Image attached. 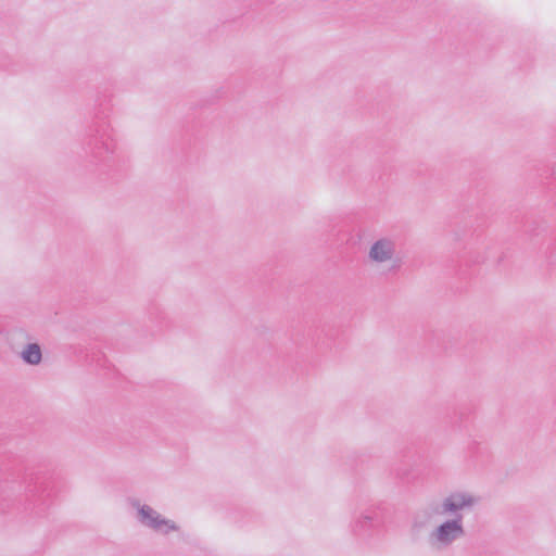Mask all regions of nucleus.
Instances as JSON below:
<instances>
[{
	"mask_svg": "<svg viewBox=\"0 0 556 556\" xmlns=\"http://www.w3.org/2000/svg\"><path fill=\"white\" fill-rule=\"evenodd\" d=\"M477 503L478 498L472 494L456 491L443 497L440 503L433 501L428 504L429 517L432 515L452 517L442 521L428 533L427 543L432 552H445L456 541L465 536L463 511L471 509Z\"/></svg>",
	"mask_w": 556,
	"mask_h": 556,
	"instance_id": "1",
	"label": "nucleus"
},
{
	"mask_svg": "<svg viewBox=\"0 0 556 556\" xmlns=\"http://www.w3.org/2000/svg\"><path fill=\"white\" fill-rule=\"evenodd\" d=\"M108 110L99 104L94 118L83 139V150L88 163L108 166L117 151L115 131L106 121Z\"/></svg>",
	"mask_w": 556,
	"mask_h": 556,
	"instance_id": "2",
	"label": "nucleus"
},
{
	"mask_svg": "<svg viewBox=\"0 0 556 556\" xmlns=\"http://www.w3.org/2000/svg\"><path fill=\"white\" fill-rule=\"evenodd\" d=\"M384 505L377 503L363 509L355 510L350 522V531L361 541H369L376 536L383 523Z\"/></svg>",
	"mask_w": 556,
	"mask_h": 556,
	"instance_id": "3",
	"label": "nucleus"
},
{
	"mask_svg": "<svg viewBox=\"0 0 556 556\" xmlns=\"http://www.w3.org/2000/svg\"><path fill=\"white\" fill-rule=\"evenodd\" d=\"M368 260L377 265H389V269L394 271L401 267L396 242L390 238L376 240L369 249Z\"/></svg>",
	"mask_w": 556,
	"mask_h": 556,
	"instance_id": "4",
	"label": "nucleus"
},
{
	"mask_svg": "<svg viewBox=\"0 0 556 556\" xmlns=\"http://www.w3.org/2000/svg\"><path fill=\"white\" fill-rule=\"evenodd\" d=\"M131 505L138 510V520L141 525L156 532L168 533L177 530L174 521L163 518L156 510L149 505H140L138 501H132Z\"/></svg>",
	"mask_w": 556,
	"mask_h": 556,
	"instance_id": "5",
	"label": "nucleus"
},
{
	"mask_svg": "<svg viewBox=\"0 0 556 556\" xmlns=\"http://www.w3.org/2000/svg\"><path fill=\"white\" fill-rule=\"evenodd\" d=\"M51 492L48 486L41 482L36 481L34 485H28L26 489V501L28 507L36 510V514H41L48 503L50 502Z\"/></svg>",
	"mask_w": 556,
	"mask_h": 556,
	"instance_id": "6",
	"label": "nucleus"
},
{
	"mask_svg": "<svg viewBox=\"0 0 556 556\" xmlns=\"http://www.w3.org/2000/svg\"><path fill=\"white\" fill-rule=\"evenodd\" d=\"M21 356L26 364L38 365L42 358L41 349L37 343H29L22 351Z\"/></svg>",
	"mask_w": 556,
	"mask_h": 556,
	"instance_id": "7",
	"label": "nucleus"
},
{
	"mask_svg": "<svg viewBox=\"0 0 556 556\" xmlns=\"http://www.w3.org/2000/svg\"><path fill=\"white\" fill-rule=\"evenodd\" d=\"M414 526L415 527H422V523L421 522H418L417 519L414 520Z\"/></svg>",
	"mask_w": 556,
	"mask_h": 556,
	"instance_id": "8",
	"label": "nucleus"
}]
</instances>
